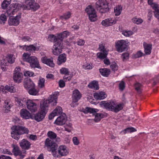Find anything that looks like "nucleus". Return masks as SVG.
<instances>
[{"label": "nucleus", "instance_id": "f257e3e1", "mask_svg": "<svg viewBox=\"0 0 159 159\" xmlns=\"http://www.w3.org/2000/svg\"><path fill=\"white\" fill-rule=\"evenodd\" d=\"M11 136L16 140H18L20 139V135L28 134L29 132L27 128L19 125L14 126L11 128Z\"/></svg>", "mask_w": 159, "mask_h": 159}, {"label": "nucleus", "instance_id": "f03ea898", "mask_svg": "<svg viewBox=\"0 0 159 159\" xmlns=\"http://www.w3.org/2000/svg\"><path fill=\"white\" fill-rule=\"evenodd\" d=\"M103 106L107 110L117 113L122 110L123 107V104H117L113 101L102 102Z\"/></svg>", "mask_w": 159, "mask_h": 159}, {"label": "nucleus", "instance_id": "7ed1b4c3", "mask_svg": "<svg viewBox=\"0 0 159 159\" xmlns=\"http://www.w3.org/2000/svg\"><path fill=\"white\" fill-rule=\"evenodd\" d=\"M99 110L97 109L89 107H86L83 111V112L85 114H87L88 113H92L95 116L94 120L96 122L100 121L101 119L104 117V115L102 113H97Z\"/></svg>", "mask_w": 159, "mask_h": 159}, {"label": "nucleus", "instance_id": "20e7f679", "mask_svg": "<svg viewBox=\"0 0 159 159\" xmlns=\"http://www.w3.org/2000/svg\"><path fill=\"white\" fill-rule=\"evenodd\" d=\"M40 110L37 113L34 115V119L38 122L43 120L48 110L47 107H44L43 105L40 104Z\"/></svg>", "mask_w": 159, "mask_h": 159}, {"label": "nucleus", "instance_id": "39448f33", "mask_svg": "<svg viewBox=\"0 0 159 159\" xmlns=\"http://www.w3.org/2000/svg\"><path fill=\"white\" fill-rule=\"evenodd\" d=\"M96 7L101 13H105L108 11V3L106 0H99L96 3Z\"/></svg>", "mask_w": 159, "mask_h": 159}, {"label": "nucleus", "instance_id": "423d86ee", "mask_svg": "<svg viewBox=\"0 0 159 159\" xmlns=\"http://www.w3.org/2000/svg\"><path fill=\"white\" fill-rule=\"evenodd\" d=\"M25 3L26 5H21L22 8L23 9H31L36 11L40 7L39 4L35 2L34 0H25Z\"/></svg>", "mask_w": 159, "mask_h": 159}, {"label": "nucleus", "instance_id": "0eeeda50", "mask_svg": "<svg viewBox=\"0 0 159 159\" xmlns=\"http://www.w3.org/2000/svg\"><path fill=\"white\" fill-rule=\"evenodd\" d=\"M85 11L89 16V20L92 22L97 20V15L96 11L92 6L89 5L85 9Z\"/></svg>", "mask_w": 159, "mask_h": 159}, {"label": "nucleus", "instance_id": "6e6552de", "mask_svg": "<svg viewBox=\"0 0 159 159\" xmlns=\"http://www.w3.org/2000/svg\"><path fill=\"white\" fill-rule=\"evenodd\" d=\"M57 97L56 95L53 94L51 95L48 98V100H44L43 102L41 103V105H43L45 107H47L48 110V105L51 104L52 106H55L57 103Z\"/></svg>", "mask_w": 159, "mask_h": 159}, {"label": "nucleus", "instance_id": "1a4fd4ad", "mask_svg": "<svg viewBox=\"0 0 159 159\" xmlns=\"http://www.w3.org/2000/svg\"><path fill=\"white\" fill-rule=\"evenodd\" d=\"M22 8L21 4L18 3L12 4L10 6L7 11V14L10 16L14 15L15 13Z\"/></svg>", "mask_w": 159, "mask_h": 159}, {"label": "nucleus", "instance_id": "9d476101", "mask_svg": "<svg viewBox=\"0 0 159 159\" xmlns=\"http://www.w3.org/2000/svg\"><path fill=\"white\" fill-rule=\"evenodd\" d=\"M20 70V68L19 66L16 67L14 70L13 79L16 83H20L22 80L23 75Z\"/></svg>", "mask_w": 159, "mask_h": 159}, {"label": "nucleus", "instance_id": "9b49d317", "mask_svg": "<svg viewBox=\"0 0 159 159\" xmlns=\"http://www.w3.org/2000/svg\"><path fill=\"white\" fill-rule=\"evenodd\" d=\"M62 48V43H61V41L55 43L52 49L53 54L55 55H58L61 52Z\"/></svg>", "mask_w": 159, "mask_h": 159}, {"label": "nucleus", "instance_id": "f8f14e48", "mask_svg": "<svg viewBox=\"0 0 159 159\" xmlns=\"http://www.w3.org/2000/svg\"><path fill=\"white\" fill-rule=\"evenodd\" d=\"M126 41L121 40L116 42V48L119 52H123L127 48Z\"/></svg>", "mask_w": 159, "mask_h": 159}, {"label": "nucleus", "instance_id": "ddd939ff", "mask_svg": "<svg viewBox=\"0 0 159 159\" xmlns=\"http://www.w3.org/2000/svg\"><path fill=\"white\" fill-rule=\"evenodd\" d=\"M117 19V18H109L103 20L101 24L103 25L106 27L112 26L116 23Z\"/></svg>", "mask_w": 159, "mask_h": 159}, {"label": "nucleus", "instance_id": "4468645a", "mask_svg": "<svg viewBox=\"0 0 159 159\" xmlns=\"http://www.w3.org/2000/svg\"><path fill=\"white\" fill-rule=\"evenodd\" d=\"M27 108L32 112H34L37 110V105L34 102L30 100L26 102Z\"/></svg>", "mask_w": 159, "mask_h": 159}, {"label": "nucleus", "instance_id": "2eb2a0df", "mask_svg": "<svg viewBox=\"0 0 159 159\" xmlns=\"http://www.w3.org/2000/svg\"><path fill=\"white\" fill-rule=\"evenodd\" d=\"M13 149L12 152L15 156H19L20 158L23 159L25 157V155L22 154V152L20 149L19 147L17 145H12Z\"/></svg>", "mask_w": 159, "mask_h": 159}, {"label": "nucleus", "instance_id": "dca6fc26", "mask_svg": "<svg viewBox=\"0 0 159 159\" xmlns=\"http://www.w3.org/2000/svg\"><path fill=\"white\" fill-rule=\"evenodd\" d=\"M66 120V115L63 113L57 117L54 123L57 125H61L65 123Z\"/></svg>", "mask_w": 159, "mask_h": 159}, {"label": "nucleus", "instance_id": "f3484780", "mask_svg": "<svg viewBox=\"0 0 159 159\" xmlns=\"http://www.w3.org/2000/svg\"><path fill=\"white\" fill-rule=\"evenodd\" d=\"M28 62L30 63V66L32 68H39V64L37 59L35 57L30 56L28 60Z\"/></svg>", "mask_w": 159, "mask_h": 159}, {"label": "nucleus", "instance_id": "a211bd4d", "mask_svg": "<svg viewBox=\"0 0 159 159\" xmlns=\"http://www.w3.org/2000/svg\"><path fill=\"white\" fill-rule=\"evenodd\" d=\"M58 152L61 156H66L69 153L67 147L65 145H61L58 148Z\"/></svg>", "mask_w": 159, "mask_h": 159}, {"label": "nucleus", "instance_id": "6ab92c4d", "mask_svg": "<svg viewBox=\"0 0 159 159\" xmlns=\"http://www.w3.org/2000/svg\"><path fill=\"white\" fill-rule=\"evenodd\" d=\"M20 146L24 150H28L30 148L31 143L30 142L25 139H23L20 142Z\"/></svg>", "mask_w": 159, "mask_h": 159}, {"label": "nucleus", "instance_id": "aec40b11", "mask_svg": "<svg viewBox=\"0 0 159 159\" xmlns=\"http://www.w3.org/2000/svg\"><path fill=\"white\" fill-rule=\"evenodd\" d=\"M20 16H17L14 18H10L8 20V24L10 25H17L19 23Z\"/></svg>", "mask_w": 159, "mask_h": 159}, {"label": "nucleus", "instance_id": "412c9836", "mask_svg": "<svg viewBox=\"0 0 159 159\" xmlns=\"http://www.w3.org/2000/svg\"><path fill=\"white\" fill-rule=\"evenodd\" d=\"M81 97V94L78 89L75 90L73 92V103H76L80 98Z\"/></svg>", "mask_w": 159, "mask_h": 159}, {"label": "nucleus", "instance_id": "4be33fe9", "mask_svg": "<svg viewBox=\"0 0 159 159\" xmlns=\"http://www.w3.org/2000/svg\"><path fill=\"white\" fill-rule=\"evenodd\" d=\"M45 146L47 147L48 150L57 146L56 143L49 138L46 139L45 142Z\"/></svg>", "mask_w": 159, "mask_h": 159}, {"label": "nucleus", "instance_id": "5701e85b", "mask_svg": "<svg viewBox=\"0 0 159 159\" xmlns=\"http://www.w3.org/2000/svg\"><path fill=\"white\" fill-rule=\"evenodd\" d=\"M41 61L42 62L51 67H54L55 66L52 58L48 59L46 57H43L41 58Z\"/></svg>", "mask_w": 159, "mask_h": 159}, {"label": "nucleus", "instance_id": "b1692460", "mask_svg": "<svg viewBox=\"0 0 159 159\" xmlns=\"http://www.w3.org/2000/svg\"><path fill=\"white\" fill-rule=\"evenodd\" d=\"M20 115L21 116L25 119H29L31 118V115L30 112L25 109L20 110Z\"/></svg>", "mask_w": 159, "mask_h": 159}, {"label": "nucleus", "instance_id": "393cba45", "mask_svg": "<svg viewBox=\"0 0 159 159\" xmlns=\"http://www.w3.org/2000/svg\"><path fill=\"white\" fill-rule=\"evenodd\" d=\"M15 100L16 102V104L20 107H23L25 106L27 100L25 98H15Z\"/></svg>", "mask_w": 159, "mask_h": 159}, {"label": "nucleus", "instance_id": "a878e982", "mask_svg": "<svg viewBox=\"0 0 159 159\" xmlns=\"http://www.w3.org/2000/svg\"><path fill=\"white\" fill-rule=\"evenodd\" d=\"M24 86L25 88L29 89L31 87H35V85L30 79H28L24 81Z\"/></svg>", "mask_w": 159, "mask_h": 159}, {"label": "nucleus", "instance_id": "bb28decb", "mask_svg": "<svg viewBox=\"0 0 159 159\" xmlns=\"http://www.w3.org/2000/svg\"><path fill=\"white\" fill-rule=\"evenodd\" d=\"M94 98L98 100H101L105 98L107 96V94L104 92H100L95 93L94 94Z\"/></svg>", "mask_w": 159, "mask_h": 159}, {"label": "nucleus", "instance_id": "cd10ccee", "mask_svg": "<svg viewBox=\"0 0 159 159\" xmlns=\"http://www.w3.org/2000/svg\"><path fill=\"white\" fill-rule=\"evenodd\" d=\"M70 34V33L66 30L58 34L57 37L58 38V39L60 40V41H61V43H62L63 39L66 38L68 36H69Z\"/></svg>", "mask_w": 159, "mask_h": 159}, {"label": "nucleus", "instance_id": "c85d7f7f", "mask_svg": "<svg viewBox=\"0 0 159 159\" xmlns=\"http://www.w3.org/2000/svg\"><path fill=\"white\" fill-rule=\"evenodd\" d=\"M66 61V56L65 53L60 55L58 57L57 64L60 65L65 63Z\"/></svg>", "mask_w": 159, "mask_h": 159}, {"label": "nucleus", "instance_id": "c756f323", "mask_svg": "<svg viewBox=\"0 0 159 159\" xmlns=\"http://www.w3.org/2000/svg\"><path fill=\"white\" fill-rule=\"evenodd\" d=\"M152 7L154 11L155 16L159 20V5L156 3L153 4Z\"/></svg>", "mask_w": 159, "mask_h": 159}, {"label": "nucleus", "instance_id": "7c9ffc66", "mask_svg": "<svg viewBox=\"0 0 159 159\" xmlns=\"http://www.w3.org/2000/svg\"><path fill=\"white\" fill-rule=\"evenodd\" d=\"M143 47L144 48L145 54L146 55L150 54L151 52L152 49V45L150 44H147L145 43H143Z\"/></svg>", "mask_w": 159, "mask_h": 159}, {"label": "nucleus", "instance_id": "2f4dec72", "mask_svg": "<svg viewBox=\"0 0 159 159\" xmlns=\"http://www.w3.org/2000/svg\"><path fill=\"white\" fill-rule=\"evenodd\" d=\"M26 50L30 52H34L36 51H38L39 49V47H36L34 45H30L26 46Z\"/></svg>", "mask_w": 159, "mask_h": 159}, {"label": "nucleus", "instance_id": "473e14b6", "mask_svg": "<svg viewBox=\"0 0 159 159\" xmlns=\"http://www.w3.org/2000/svg\"><path fill=\"white\" fill-rule=\"evenodd\" d=\"M99 70L101 75L107 77L110 73V70L107 68L100 69Z\"/></svg>", "mask_w": 159, "mask_h": 159}, {"label": "nucleus", "instance_id": "72a5a7b5", "mask_svg": "<svg viewBox=\"0 0 159 159\" xmlns=\"http://www.w3.org/2000/svg\"><path fill=\"white\" fill-rule=\"evenodd\" d=\"M122 9V7L118 5L114 8V12L116 16H117L120 15Z\"/></svg>", "mask_w": 159, "mask_h": 159}, {"label": "nucleus", "instance_id": "f704fd0d", "mask_svg": "<svg viewBox=\"0 0 159 159\" xmlns=\"http://www.w3.org/2000/svg\"><path fill=\"white\" fill-rule=\"evenodd\" d=\"M45 80L44 78L40 77L38 83V86L40 89L43 88L45 87Z\"/></svg>", "mask_w": 159, "mask_h": 159}, {"label": "nucleus", "instance_id": "c9c22d12", "mask_svg": "<svg viewBox=\"0 0 159 159\" xmlns=\"http://www.w3.org/2000/svg\"><path fill=\"white\" fill-rule=\"evenodd\" d=\"M48 39L49 40L52 42H54V43L57 42L58 41H60V40L58 39V38L54 35L53 34H50L48 36Z\"/></svg>", "mask_w": 159, "mask_h": 159}, {"label": "nucleus", "instance_id": "e433bc0d", "mask_svg": "<svg viewBox=\"0 0 159 159\" xmlns=\"http://www.w3.org/2000/svg\"><path fill=\"white\" fill-rule=\"evenodd\" d=\"M88 87L90 88L95 90H98L99 89L98 82L95 81H93L90 83L88 85Z\"/></svg>", "mask_w": 159, "mask_h": 159}, {"label": "nucleus", "instance_id": "4c0bfd02", "mask_svg": "<svg viewBox=\"0 0 159 159\" xmlns=\"http://www.w3.org/2000/svg\"><path fill=\"white\" fill-rule=\"evenodd\" d=\"M108 52L105 50L104 52L98 53L97 56L101 60L104 59L107 57Z\"/></svg>", "mask_w": 159, "mask_h": 159}, {"label": "nucleus", "instance_id": "58836bf2", "mask_svg": "<svg viewBox=\"0 0 159 159\" xmlns=\"http://www.w3.org/2000/svg\"><path fill=\"white\" fill-rule=\"evenodd\" d=\"M6 59L8 62L11 64L13 63L15 61V57L13 54L8 55L6 57Z\"/></svg>", "mask_w": 159, "mask_h": 159}, {"label": "nucleus", "instance_id": "ea45409f", "mask_svg": "<svg viewBox=\"0 0 159 159\" xmlns=\"http://www.w3.org/2000/svg\"><path fill=\"white\" fill-rule=\"evenodd\" d=\"M60 72L61 74L65 75H69L70 73L69 69L65 67H62L60 70Z\"/></svg>", "mask_w": 159, "mask_h": 159}, {"label": "nucleus", "instance_id": "a19ab883", "mask_svg": "<svg viewBox=\"0 0 159 159\" xmlns=\"http://www.w3.org/2000/svg\"><path fill=\"white\" fill-rule=\"evenodd\" d=\"M28 92L30 95H35L38 93V91L35 89V87H34L30 88Z\"/></svg>", "mask_w": 159, "mask_h": 159}, {"label": "nucleus", "instance_id": "79ce46f5", "mask_svg": "<svg viewBox=\"0 0 159 159\" xmlns=\"http://www.w3.org/2000/svg\"><path fill=\"white\" fill-rule=\"evenodd\" d=\"M136 131V130L133 127H129L121 131V132L123 133L124 134H125L127 133H131Z\"/></svg>", "mask_w": 159, "mask_h": 159}, {"label": "nucleus", "instance_id": "37998d69", "mask_svg": "<svg viewBox=\"0 0 159 159\" xmlns=\"http://www.w3.org/2000/svg\"><path fill=\"white\" fill-rule=\"evenodd\" d=\"M133 34V32L131 30H123L122 31V34L127 37L132 35Z\"/></svg>", "mask_w": 159, "mask_h": 159}, {"label": "nucleus", "instance_id": "c03bdc74", "mask_svg": "<svg viewBox=\"0 0 159 159\" xmlns=\"http://www.w3.org/2000/svg\"><path fill=\"white\" fill-rule=\"evenodd\" d=\"M132 21L134 24H140L143 22V20L141 18H133L132 19Z\"/></svg>", "mask_w": 159, "mask_h": 159}, {"label": "nucleus", "instance_id": "a18cd8bd", "mask_svg": "<svg viewBox=\"0 0 159 159\" xmlns=\"http://www.w3.org/2000/svg\"><path fill=\"white\" fill-rule=\"evenodd\" d=\"M4 106L7 110L10 109L12 105H11L10 101L8 100H6L4 102Z\"/></svg>", "mask_w": 159, "mask_h": 159}, {"label": "nucleus", "instance_id": "49530a36", "mask_svg": "<svg viewBox=\"0 0 159 159\" xmlns=\"http://www.w3.org/2000/svg\"><path fill=\"white\" fill-rule=\"evenodd\" d=\"M71 16V13L69 12H68L63 14V15L60 16V18L61 20H66L70 18Z\"/></svg>", "mask_w": 159, "mask_h": 159}, {"label": "nucleus", "instance_id": "de8ad7c7", "mask_svg": "<svg viewBox=\"0 0 159 159\" xmlns=\"http://www.w3.org/2000/svg\"><path fill=\"white\" fill-rule=\"evenodd\" d=\"M48 136L51 139H55L57 137V134L52 131H49L47 133Z\"/></svg>", "mask_w": 159, "mask_h": 159}, {"label": "nucleus", "instance_id": "09e8293b", "mask_svg": "<svg viewBox=\"0 0 159 159\" xmlns=\"http://www.w3.org/2000/svg\"><path fill=\"white\" fill-rule=\"evenodd\" d=\"M57 116L62 113V109L61 107H57L53 111Z\"/></svg>", "mask_w": 159, "mask_h": 159}, {"label": "nucleus", "instance_id": "8fccbe9b", "mask_svg": "<svg viewBox=\"0 0 159 159\" xmlns=\"http://www.w3.org/2000/svg\"><path fill=\"white\" fill-rule=\"evenodd\" d=\"M5 89L11 93H14L15 92L16 90L13 86L6 85L5 87Z\"/></svg>", "mask_w": 159, "mask_h": 159}, {"label": "nucleus", "instance_id": "3c124183", "mask_svg": "<svg viewBox=\"0 0 159 159\" xmlns=\"http://www.w3.org/2000/svg\"><path fill=\"white\" fill-rule=\"evenodd\" d=\"M57 146L55 147H54L52 148L51 149L48 150V151L52 152V155L53 156L55 157H57L58 155H57V152L56 151L57 150Z\"/></svg>", "mask_w": 159, "mask_h": 159}, {"label": "nucleus", "instance_id": "603ef678", "mask_svg": "<svg viewBox=\"0 0 159 159\" xmlns=\"http://www.w3.org/2000/svg\"><path fill=\"white\" fill-rule=\"evenodd\" d=\"M83 67L85 69L90 70L92 69L93 66L91 63H87L83 65Z\"/></svg>", "mask_w": 159, "mask_h": 159}, {"label": "nucleus", "instance_id": "864d4df0", "mask_svg": "<svg viewBox=\"0 0 159 159\" xmlns=\"http://www.w3.org/2000/svg\"><path fill=\"white\" fill-rule=\"evenodd\" d=\"M142 85L139 83H136L135 84V89L139 93L141 92V88L142 87Z\"/></svg>", "mask_w": 159, "mask_h": 159}, {"label": "nucleus", "instance_id": "5fc2aeb1", "mask_svg": "<svg viewBox=\"0 0 159 159\" xmlns=\"http://www.w3.org/2000/svg\"><path fill=\"white\" fill-rule=\"evenodd\" d=\"M10 4L9 1H7L6 0L4 1L2 4V7L3 9H5Z\"/></svg>", "mask_w": 159, "mask_h": 159}, {"label": "nucleus", "instance_id": "6e6d98bb", "mask_svg": "<svg viewBox=\"0 0 159 159\" xmlns=\"http://www.w3.org/2000/svg\"><path fill=\"white\" fill-rule=\"evenodd\" d=\"M30 57L29 54L24 53L23 55V59L24 61L28 62L29 58Z\"/></svg>", "mask_w": 159, "mask_h": 159}, {"label": "nucleus", "instance_id": "4d7b16f0", "mask_svg": "<svg viewBox=\"0 0 159 159\" xmlns=\"http://www.w3.org/2000/svg\"><path fill=\"white\" fill-rule=\"evenodd\" d=\"M110 67L112 70L114 71L117 70L118 69V66L117 64L115 62L112 63L110 65Z\"/></svg>", "mask_w": 159, "mask_h": 159}, {"label": "nucleus", "instance_id": "13d9d810", "mask_svg": "<svg viewBox=\"0 0 159 159\" xmlns=\"http://www.w3.org/2000/svg\"><path fill=\"white\" fill-rule=\"evenodd\" d=\"M125 87V83L124 81H121L119 84V89L123 91L124 90Z\"/></svg>", "mask_w": 159, "mask_h": 159}, {"label": "nucleus", "instance_id": "bf43d9fd", "mask_svg": "<svg viewBox=\"0 0 159 159\" xmlns=\"http://www.w3.org/2000/svg\"><path fill=\"white\" fill-rule=\"evenodd\" d=\"M21 40L24 42H30L31 41V39L29 36H24L22 37Z\"/></svg>", "mask_w": 159, "mask_h": 159}, {"label": "nucleus", "instance_id": "052dcab7", "mask_svg": "<svg viewBox=\"0 0 159 159\" xmlns=\"http://www.w3.org/2000/svg\"><path fill=\"white\" fill-rule=\"evenodd\" d=\"M72 141L75 145H78L80 144V142L78 138L76 137H74L72 138Z\"/></svg>", "mask_w": 159, "mask_h": 159}, {"label": "nucleus", "instance_id": "680f3d73", "mask_svg": "<svg viewBox=\"0 0 159 159\" xmlns=\"http://www.w3.org/2000/svg\"><path fill=\"white\" fill-rule=\"evenodd\" d=\"M122 57L123 59V61H125V60H127L129 58V54L127 52H125L123 53L122 54Z\"/></svg>", "mask_w": 159, "mask_h": 159}, {"label": "nucleus", "instance_id": "e2e57ef3", "mask_svg": "<svg viewBox=\"0 0 159 159\" xmlns=\"http://www.w3.org/2000/svg\"><path fill=\"white\" fill-rule=\"evenodd\" d=\"M98 48L99 50L102 52H104L105 50L107 52L108 51V50L102 44H100L99 45Z\"/></svg>", "mask_w": 159, "mask_h": 159}, {"label": "nucleus", "instance_id": "0e129e2a", "mask_svg": "<svg viewBox=\"0 0 159 159\" xmlns=\"http://www.w3.org/2000/svg\"><path fill=\"white\" fill-rule=\"evenodd\" d=\"M144 55V54L141 51H139L135 54L134 57L135 58H138L142 57Z\"/></svg>", "mask_w": 159, "mask_h": 159}, {"label": "nucleus", "instance_id": "69168bd1", "mask_svg": "<svg viewBox=\"0 0 159 159\" xmlns=\"http://www.w3.org/2000/svg\"><path fill=\"white\" fill-rule=\"evenodd\" d=\"M0 19L2 21L3 24H4L5 23V21L6 20V16L4 14H2L0 16Z\"/></svg>", "mask_w": 159, "mask_h": 159}, {"label": "nucleus", "instance_id": "338daca9", "mask_svg": "<svg viewBox=\"0 0 159 159\" xmlns=\"http://www.w3.org/2000/svg\"><path fill=\"white\" fill-rule=\"evenodd\" d=\"M24 74V75L25 76H33L34 73L32 72L28 71L25 72Z\"/></svg>", "mask_w": 159, "mask_h": 159}, {"label": "nucleus", "instance_id": "774afa93", "mask_svg": "<svg viewBox=\"0 0 159 159\" xmlns=\"http://www.w3.org/2000/svg\"><path fill=\"white\" fill-rule=\"evenodd\" d=\"M0 159H12L11 157L9 156L2 155L0 156Z\"/></svg>", "mask_w": 159, "mask_h": 159}]
</instances>
